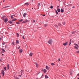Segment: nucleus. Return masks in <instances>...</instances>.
<instances>
[{
	"mask_svg": "<svg viewBox=\"0 0 79 79\" xmlns=\"http://www.w3.org/2000/svg\"><path fill=\"white\" fill-rule=\"evenodd\" d=\"M5 2V0H3V2Z\"/></svg>",
	"mask_w": 79,
	"mask_h": 79,
	"instance_id": "nucleus-60",
	"label": "nucleus"
},
{
	"mask_svg": "<svg viewBox=\"0 0 79 79\" xmlns=\"http://www.w3.org/2000/svg\"><path fill=\"white\" fill-rule=\"evenodd\" d=\"M77 53H79V51H77Z\"/></svg>",
	"mask_w": 79,
	"mask_h": 79,
	"instance_id": "nucleus-44",
	"label": "nucleus"
},
{
	"mask_svg": "<svg viewBox=\"0 0 79 79\" xmlns=\"http://www.w3.org/2000/svg\"><path fill=\"white\" fill-rule=\"evenodd\" d=\"M15 15H12L13 16H15Z\"/></svg>",
	"mask_w": 79,
	"mask_h": 79,
	"instance_id": "nucleus-50",
	"label": "nucleus"
},
{
	"mask_svg": "<svg viewBox=\"0 0 79 79\" xmlns=\"http://www.w3.org/2000/svg\"><path fill=\"white\" fill-rule=\"evenodd\" d=\"M27 14L26 13H24V14H23V17H24V18H25V17H26V14Z\"/></svg>",
	"mask_w": 79,
	"mask_h": 79,
	"instance_id": "nucleus-8",
	"label": "nucleus"
},
{
	"mask_svg": "<svg viewBox=\"0 0 79 79\" xmlns=\"http://www.w3.org/2000/svg\"><path fill=\"white\" fill-rule=\"evenodd\" d=\"M23 39H25V38H24V36H23Z\"/></svg>",
	"mask_w": 79,
	"mask_h": 79,
	"instance_id": "nucleus-41",
	"label": "nucleus"
},
{
	"mask_svg": "<svg viewBox=\"0 0 79 79\" xmlns=\"http://www.w3.org/2000/svg\"><path fill=\"white\" fill-rule=\"evenodd\" d=\"M60 11L62 13H63V12H64V10L62 9H61Z\"/></svg>",
	"mask_w": 79,
	"mask_h": 79,
	"instance_id": "nucleus-15",
	"label": "nucleus"
},
{
	"mask_svg": "<svg viewBox=\"0 0 79 79\" xmlns=\"http://www.w3.org/2000/svg\"><path fill=\"white\" fill-rule=\"evenodd\" d=\"M2 44H3V45H5V43H2Z\"/></svg>",
	"mask_w": 79,
	"mask_h": 79,
	"instance_id": "nucleus-46",
	"label": "nucleus"
},
{
	"mask_svg": "<svg viewBox=\"0 0 79 79\" xmlns=\"http://www.w3.org/2000/svg\"><path fill=\"white\" fill-rule=\"evenodd\" d=\"M20 46H19L17 48L18 49H19V48H20Z\"/></svg>",
	"mask_w": 79,
	"mask_h": 79,
	"instance_id": "nucleus-47",
	"label": "nucleus"
},
{
	"mask_svg": "<svg viewBox=\"0 0 79 79\" xmlns=\"http://www.w3.org/2000/svg\"><path fill=\"white\" fill-rule=\"evenodd\" d=\"M68 42H66V43H65L64 44H63V45L64 46H66V45H68Z\"/></svg>",
	"mask_w": 79,
	"mask_h": 79,
	"instance_id": "nucleus-3",
	"label": "nucleus"
},
{
	"mask_svg": "<svg viewBox=\"0 0 79 79\" xmlns=\"http://www.w3.org/2000/svg\"><path fill=\"white\" fill-rule=\"evenodd\" d=\"M70 75H72L73 74V71H71L70 72Z\"/></svg>",
	"mask_w": 79,
	"mask_h": 79,
	"instance_id": "nucleus-17",
	"label": "nucleus"
},
{
	"mask_svg": "<svg viewBox=\"0 0 79 79\" xmlns=\"http://www.w3.org/2000/svg\"><path fill=\"white\" fill-rule=\"evenodd\" d=\"M17 35H18V37H19V34L18 33H17Z\"/></svg>",
	"mask_w": 79,
	"mask_h": 79,
	"instance_id": "nucleus-51",
	"label": "nucleus"
},
{
	"mask_svg": "<svg viewBox=\"0 0 79 79\" xmlns=\"http://www.w3.org/2000/svg\"><path fill=\"white\" fill-rule=\"evenodd\" d=\"M25 22H26L27 23V22H28V20H27V19H26L25 20Z\"/></svg>",
	"mask_w": 79,
	"mask_h": 79,
	"instance_id": "nucleus-30",
	"label": "nucleus"
},
{
	"mask_svg": "<svg viewBox=\"0 0 79 79\" xmlns=\"http://www.w3.org/2000/svg\"><path fill=\"white\" fill-rule=\"evenodd\" d=\"M56 15H58V11L56 10Z\"/></svg>",
	"mask_w": 79,
	"mask_h": 79,
	"instance_id": "nucleus-21",
	"label": "nucleus"
},
{
	"mask_svg": "<svg viewBox=\"0 0 79 79\" xmlns=\"http://www.w3.org/2000/svg\"><path fill=\"white\" fill-rule=\"evenodd\" d=\"M4 21L5 23H6V22H7V21H8V19L6 18V19H4Z\"/></svg>",
	"mask_w": 79,
	"mask_h": 79,
	"instance_id": "nucleus-5",
	"label": "nucleus"
},
{
	"mask_svg": "<svg viewBox=\"0 0 79 79\" xmlns=\"http://www.w3.org/2000/svg\"><path fill=\"white\" fill-rule=\"evenodd\" d=\"M75 45H76V46H77V47H79V46L78 45H77V44H76Z\"/></svg>",
	"mask_w": 79,
	"mask_h": 79,
	"instance_id": "nucleus-48",
	"label": "nucleus"
},
{
	"mask_svg": "<svg viewBox=\"0 0 79 79\" xmlns=\"http://www.w3.org/2000/svg\"><path fill=\"white\" fill-rule=\"evenodd\" d=\"M58 26H61V24L60 23H59Z\"/></svg>",
	"mask_w": 79,
	"mask_h": 79,
	"instance_id": "nucleus-31",
	"label": "nucleus"
},
{
	"mask_svg": "<svg viewBox=\"0 0 79 79\" xmlns=\"http://www.w3.org/2000/svg\"><path fill=\"white\" fill-rule=\"evenodd\" d=\"M46 69H47V70H49V69H50V68H49V67H48V66H46Z\"/></svg>",
	"mask_w": 79,
	"mask_h": 79,
	"instance_id": "nucleus-6",
	"label": "nucleus"
},
{
	"mask_svg": "<svg viewBox=\"0 0 79 79\" xmlns=\"http://www.w3.org/2000/svg\"><path fill=\"white\" fill-rule=\"evenodd\" d=\"M4 69L5 70H6V67H5Z\"/></svg>",
	"mask_w": 79,
	"mask_h": 79,
	"instance_id": "nucleus-39",
	"label": "nucleus"
},
{
	"mask_svg": "<svg viewBox=\"0 0 79 79\" xmlns=\"http://www.w3.org/2000/svg\"><path fill=\"white\" fill-rule=\"evenodd\" d=\"M2 56H3V55H4V54H2Z\"/></svg>",
	"mask_w": 79,
	"mask_h": 79,
	"instance_id": "nucleus-59",
	"label": "nucleus"
},
{
	"mask_svg": "<svg viewBox=\"0 0 79 79\" xmlns=\"http://www.w3.org/2000/svg\"><path fill=\"white\" fill-rule=\"evenodd\" d=\"M20 36H22V35H21Z\"/></svg>",
	"mask_w": 79,
	"mask_h": 79,
	"instance_id": "nucleus-62",
	"label": "nucleus"
},
{
	"mask_svg": "<svg viewBox=\"0 0 79 79\" xmlns=\"http://www.w3.org/2000/svg\"><path fill=\"white\" fill-rule=\"evenodd\" d=\"M7 46H6H6H5V48H6V47H7Z\"/></svg>",
	"mask_w": 79,
	"mask_h": 79,
	"instance_id": "nucleus-52",
	"label": "nucleus"
},
{
	"mask_svg": "<svg viewBox=\"0 0 79 79\" xmlns=\"http://www.w3.org/2000/svg\"><path fill=\"white\" fill-rule=\"evenodd\" d=\"M11 19H14V18H14V17L13 18V15H12L11 16Z\"/></svg>",
	"mask_w": 79,
	"mask_h": 79,
	"instance_id": "nucleus-24",
	"label": "nucleus"
},
{
	"mask_svg": "<svg viewBox=\"0 0 79 79\" xmlns=\"http://www.w3.org/2000/svg\"><path fill=\"white\" fill-rule=\"evenodd\" d=\"M1 74H3V76H4V75H5V72H4V70H2L1 71Z\"/></svg>",
	"mask_w": 79,
	"mask_h": 79,
	"instance_id": "nucleus-2",
	"label": "nucleus"
},
{
	"mask_svg": "<svg viewBox=\"0 0 79 79\" xmlns=\"http://www.w3.org/2000/svg\"><path fill=\"white\" fill-rule=\"evenodd\" d=\"M21 75H23V70H21Z\"/></svg>",
	"mask_w": 79,
	"mask_h": 79,
	"instance_id": "nucleus-19",
	"label": "nucleus"
},
{
	"mask_svg": "<svg viewBox=\"0 0 79 79\" xmlns=\"http://www.w3.org/2000/svg\"><path fill=\"white\" fill-rule=\"evenodd\" d=\"M63 25H65L66 24V23H65V22H64L63 23Z\"/></svg>",
	"mask_w": 79,
	"mask_h": 79,
	"instance_id": "nucleus-34",
	"label": "nucleus"
},
{
	"mask_svg": "<svg viewBox=\"0 0 79 79\" xmlns=\"http://www.w3.org/2000/svg\"><path fill=\"white\" fill-rule=\"evenodd\" d=\"M22 24H23V23H26V22L23 21V22H22Z\"/></svg>",
	"mask_w": 79,
	"mask_h": 79,
	"instance_id": "nucleus-42",
	"label": "nucleus"
},
{
	"mask_svg": "<svg viewBox=\"0 0 79 79\" xmlns=\"http://www.w3.org/2000/svg\"><path fill=\"white\" fill-rule=\"evenodd\" d=\"M18 43H19V41L17 40H16V44H18Z\"/></svg>",
	"mask_w": 79,
	"mask_h": 79,
	"instance_id": "nucleus-26",
	"label": "nucleus"
},
{
	"mask_svg": "<svg viewBox=\"0 0 79 79\" xmlns=\"http://www.w3.org/2000/svg\"><path fill=\"white\" fill-rule=\"evenodd\" d=\"M6 18V16H4L2 17V19H3V20L5 19Z\"/></svg>",
	"mask_w": 79,
	"mask_h": 79,
	"instance_id": "nucleus-4",
	"label": "nucleus"
},
{
	"mask_svg": "<svg viewBox=\"0 0 79 79\" xmlns=\"http://www.w3.org/2000/svg\"><path fill=\"white\" fill-rule=\"evenodd\" d=\"M19 77H20L21 76V75H19Z\"/></svg>",
	"mask_w": 79,
	"mask_h": 79,
	"instance_id": "nucleus-58",
	"label": "nucleus"
},
{
	"mask_svg": "<svg viewBox=\"0 0 79 79\" xmlns=\"http://www.w3.org/2000/svg\"><path fill=\"white\" fill-rule=\"evenodd\" d=\"M7 69L8 70V69H10V66H9V64H8L7 65Z\"/></svg>",
	"mask_w": 79,
	"mask_h": 79,
	"instance_id": "nucleus-11",
	"label": "nucleus"
},
{
	"mask_svg": "<svg viewBox=\"0 0 79 79\" xmlns=\"http://www.w3.org/2000/svg\"><path fill=\"white\" fill-rule=\"evenodd\" d=\"M42 15V16H45V15Z\"/></svg>",
	"mask_w": 79,
	"mask_h": 79,
	"instance_id": "nucleus-49",
	"label": "nucleus"
},
{
	"mask_svg": "<svg viewBox=\"0 0 79 79\" xmlns=\"http://www.w3.org/2000/svg\"><path fill=\"white\" fill-rule=\"evenodd\" d=\"M35 64L37 68H38L39 67V64H38L37 63H36Z\"/></svg>",
	"mask_w": 79,
	"mask_h": 79,
	"instance_id": "nucleus-10",
	"label": "nucleus"
},
{
	"mask_svg": "<svg viewBox=\"0 0 79 79\" xmlns=\"http://www.w3.org/2000/svg\"><path fill=\"white\" fill-rule=\"evenodd\" d=\"M16 19H12L11 20L13 22V21H16Z\"/></svg>",
	"mask_w": 79,
	"mask_h": 79,
	"instance_id": "nucleus-18",
	"label": "nucleus"
},
{
	"mask_svg": "<svg viewBox=\"0 0 79 79\" xmlns=\"http://www.w3.org/2000/svg\"><path fill=\"white\" fill-rule=\"evenodd\" d=\"M23 21V19H21V20H19V22H22Z\"/></svg>",
	"mask_w": 79,
	"mask_h": 79,
	"instance_id": "nucleus-27",
	"label": "nucleus"
},
{
	"mask_svg": "<svg viewBox=\"0 0 79 79\" xmlns=\"http://www.w3.org/2000/svg\"><path fill=\"white\" fill-rule=\"evenodd\" d=\"M30 56H32V53H31L29 54Z\"/></svg>",
	"mask_w": 79,
	"mask_h": 79,
	"instance_id": "nucleus-13",
	"label": "nucleus"
},
{
	"mask_svg": "<svg viewBox=\"0 0 79 79\" xmlns=\"http://www.w3.org/2000/svg\"><path fill=\"white\" fill-rule=\"evenodd\" d=\"M19 52L20 53H22L23 52V49H19Z\"/></svg>",
	"mask_w": 79,
	"mask_h": 79,
	"instance_id": "nucleus-7",
	"label": "nucleus"
},
{
	"mask_svg": "<svg viewBox=\"0 0 79 79\" xmlns=\"http://www.w3.org/2000/svg\"><path fill=\"white\" fill-rule=\"evenodd\" d=\"M74 47L75 48H76V49H77H77H78V48H77V46H75Z\"/></svg>",
	"mask_w": 79,
	"mask_h": 79,
	"instance_id": "nucleus-25",
	"label": "nucleus"
},
{
	"mask_svg": "<svg viewBox=\"0 0 79 79\" xmlns=\"http://www.w3.org/2000/svg\"><path fill=\"white\" fill-rule=\"evenodd\" d=\"M40 3H38V6H40Z\"/></svg>",
	"mask_w": 79,
	"mask_h": 79,
	"instance_id": "nucleus-45",
	"label": "nucleus"
},
{
	"mask_svg": "<svg viewBox=\"0 0 79 79\" xmlns=\"http://www.w3.org/2000/svg\"><path fill=\"white\" fill-rule=\"evenodd\" d=\"M51 65H52V66H53L54 65H55V64L53 63H52L51 64Z\"/></svg>",
	"mask_w": 79,
	"mask_h": 79,
	"instance_id": "nucleus-28",
	"label": "nucleus"
},
{
	"mask_svg": "<svg viewBox=\"0 0 79 79\" xmlns=\"http://www.w3.org/2000/svg\"><path fill=\"white\" fill-rule=\"evenodd\" d=\"M48 43L49 44H52L53 43V41L52 40L50 39L48 41Z\"/></svg>",
	"mask_w": 79,
	"mask_h": 79,
	"instance_id": "nucleus-1",
	"label": "nucleus"
},
{
	"mask_svg": "<svg viewBox=\"0 0 79 79\" xmlns=\"http://www.w3.org/2000/svg\"><path fill=\"white\" fill-rule=\"evenodd\" d=\"M9 23H10V24H11L12 23V22L11 21H9Z\"/></svg>",
	"mask_w": 79,
	"mask_h": 79,
	"instance_id": "nucleus-32",
	"label": "nucleus"
},
{
	"mask_svg": "<svg viewBox=\"0 0 79 79\" xmlns=\"http://www.w3.org/2000/svg\"><path fill=\"white\" fill-rule=\"evenodd\" d=\"M55 27H56V28H58V25H55Z\"/></svg>",
	"mask_w": 79,
	"mask_h": 79,
	"instance_id": "nucleus-29",
	"label": "nucleus"
},
{
	"mask_svg": "<svg viewBox=\"0 0 79 79\" xmlns=\"http://www.w3.org/2000/svg\"><path fill=\"white\" fill-rule=\"evenodd\" d=\"M15 79H19V78L17 77H15Z\"/></svg>",
	"mask_w": 79,
	"mask_h": 79,
	"instance_id": "nucleus-16",
	"label": "nucleus"
},
{
	"mask_svg": "<svg viewBox=\"0 0 79 79\" xmlns=\"http://www.w3.org/2000/svg\"><path fill=\"white\" fill-rule=\"evenodd\" d=\"M12 45H14L15 44V42H13L12 43Z\"/></svg>",
	"mask_w": 79,
	"mask_h": 79,
	"instance_id": "nucleus-36",
	"label": "nucleus"
},
{
	"mask_svg": "<svg viewBox=\"0 0 79 79\" xmlns=\"http://www.w3.org/2000/svg\"><path fill=\"white\" fill-rule=\"evenodd\" d=\"M50 8H51V9H52V8H53V6H51Z\"/></svg>",
	"mask_w": 79,
	"mask_h": 79,
	"instance_id": "nucleus-40",
	"label": "nucleus"
},
{
	"mask_svg": "<svg viewBox=\"0 0 79 79\" xmlns=\"http://www.w3.org/2000/svg\"><path fill=\"white\" fill-rule=\"evenodd\" d=\"M77 76H79V73H78L77 75Z\"/></svg>",
	"mask_w": 79,
	"mask_h": 79,
	"instance_id": "nucleus-54",
	"label": "nucleus"
},
{
	"mask_svg": "<svg viewBox=\"0 0 79 79\" xmlns=\"http://www.w3.org/2000/svg\"><path fill=\"white\" fill-rule=\"evenodd\" d=\"M57 7V8H59V7H60V6H58Z\"/></svg>",
	"mask_w": 79,
	"mask_h": 79,
	"instance_id": "nucleus-56",
	"label": "nucleus"
},
{
	"mask_svg": "<svg viewBox=\"0 0 79 79\" xmlns=\"http://www.w3.org/2000/svg\"><path fill=\"white\" fill-rule=\"evenodd\" d=\"M1 50L2 51H3V52H5V50H4V49H3V48H2Z\"/></svg>",
	"mask_w": 79,
	"mask_h": 79,
	"instance_id": "nucleus-23",
	"label": "nucleus"
},
{
	"mask_svg": "<svg viewBox=\"0 0 79 79\" xmlns=\"http://www.w3.org/2000/svg\"><path fill=\"white\" fill-rule=\"evenodd\" d=\"M2 61V60H0V61Z\"/></svg>",
	"mask_w": 79,
	"mask_h": 79,
	"instance_id": "nucleus-61",
	"label": "nucleus"
},
{
	"mask_svg": "<svg viewBox=\"0 0 79 79\" xmlns=\"http://www.w3.org/2000/svg\"><path fill=\"white\" fill-rule=\"evenodd\" d=\"M47 26V24H44L45 27H46Z\"/></svg>",
	"mask_w": 79,
	"mask_h": 79,
	"instance_id": "nucleus-38",
	"label": "nucleus"
},
{
	"mask_svg": "<svg viewBox=\"0 0 79 79\" xmlns=\"http://www.w3.org/2000/svg\"><path fill=\"white\" fill-rule=\"evenodd\" d=\"M2 40V38H0V41Z\"/></svg>",
	"mask_w": 79,
	"mask_h": 79,
	"instance_id": "nucleus-53",
	"label": "nucleus"
},
{
	"mask_svg": "<svg viewBox=\"0 0 79 79\" xmlns=\"http://www.w3.org/2000/svg\"><path fill=\"white\" fill-rule=\"evenodd\" d=\"M33 23H35V20H34L33 21Z\"/></svg>",
	"mask_w": 79,
	"mask_h": 79,
	"instance_id": "nucleus-43",
	"label": "nucleus"
},
{
	"mask_svg": "<svg viewBox=\"0 0 79 79\" xmlns=\"http://www.w3.org/2000/svg\"><path fill=\"white\" fill-rule=\"evenodd\" d=\"M36 79H38V78H36Z\"/></svg>",
	"mask_w": 79,
	"mask_h": 79,
	"instance_id": "nucleus-63",
	"label": "nucleus"
},
{
	"mask_svg": "<svg viewBox=\"0 0 79 79\" xmlns=\"http://www.w3.org/2000/svg\"><path fill=\"white\" fill-rule=\"evenodd\" d=\"M75 8V6H73V8Z\"/></svg>",
	"mask_w": 79,
	"mask_h": 79,
	"instance_id": "nucleus-57",
	"label": "nucleus"
},
{
	"mask_svg": "<svg viewBox=\"0 0 79 79\" xmlns=\"http://www.w3.org/2000/svg\"><path fill=\"white\" fill-rule=\"evenodd\" d=\"M24 5H27V6H28V5H29V2H27L25 3Z\"/></svg>",
	"mask_w": 79,
	"mask_h": 79,
	"instance_id": "nucleus-9",
	"label": "nucleus"
},
{
	"mask_svg": "<svg viewBox=\"0 0 79 79\" xmlns=\"http://www.w3.org/2000/svg\"><path fill=\"white\" fill-rule=\"evenodd\" d=\"M72 34H75V32H74V31L72 32Z\"/></svg>",
	"mask_w": 79,
	"mask_h": 79,
	"instance_id": "nucleus-35",
	"label": "nucleus"
},
{
	"mask_svg": "<svg viewBox=\"0 0 79 79\" xmlns=\"http://www.w3.org/2000/svg\"><path fill=\"white\" fill-rule=\"evenodd\" d=\"M71 42L70 41L69 43V45H71Z\"/></svg>",
	"mask_w": 79,
	"mask_h": 79,
	"instance_id": "nucleus-37",
	"label": "nucleus"
},
{
	"mask_svg": "<svg viewBox=\"0 0 79 79\" xmlns=\"http://www.w3.org/2000/svg\"><path fill=\"white\" fill-rule=\"evenodd\" d=\"M45 79H47V78H48V77L47 75H45Z\"/></svg>",
	"mask_w": 79,
	"mask_h": 79,
	"instance_id": "nucleus-12",
	"label": "nucleus"
},
{
	"mask_svg": "<svg viewBox=\"0 0 79 79\" xmlns=\"http://www.w3.org/2000/svg\"><path fill=\"white\" fill-rule=\"evenodd\" d=\"M57 11L58 12H60V9L59 8L57 9Z\"/></svg>",
	"mask_w": 79,
	"mask_h": 79,
	"instance_id": "nucleus-20",
	"label": "nucleus"
},
{
	"mask_svg": "<svg viewBox=\"0 0 79 79\" xmlns=\"http://www.w3.org/2000/svg\"><path fill=\"white\" fill-rule=\"evenodd\" d=\"M44 73H46V69H44Z\"/></svg>",
	"mask_w": 79,
	"mask_h": 79,
	"instance_id": "nucleus-22",
	"label": "nucleus"
},
{
	"mask_svg": "<svg viewBox=\"0 0 79 79\" xmlns=\"http://www.w3.org/2000/svg\"><path fill=\"white\" fill-rule=\"evenodd\" d=\"M10 6H6L5 7H3L2 8H6L7 7H10Z\"/></svg>",
	"mask_w": 79,
	"mask_h": 79,
	"instance_id": "nucleus-14",
	"label": "nucleus"
},
{
	"mask_svg": "<svg viewBox=\"0 0 79 79\" xmlns=\"http://www.w3.org/2000/svg\"><path fill=\"white\" fill-rule=\"evenodd\" d=\"M16 24H20V23H19V22H16Z\"/></svg>",
	"mask_w": 79,
	"mask_h": 79,
	"instance_id": "nucleus-33",
	"label": "nucleus"
},
{
	"mask_svg": "<svg viewBox=\"0 0 79 79\" xmlns=\"http://www.w3.org/2000/svg\"><path fill=\"white\" fill-rule=\"evenodd\" d=\"M58 60L59 61H60V59H59Z\"/></svg>",
	"mask_w": 79,
	"mask_h": 79,
	"instance_id": "nucleus-55",
	"label": "nucleus"
},
{
	"mask_svg": "<svg viewBox=\"0 0 79 79\" xmlns=\"http://www.w3.org/2000/svg\"><path fill=\"white\" fill-rule=\"evenodd\" d=\"M78 79H79V78H78Z\"/></svg>",
	"mask_w": 79,
	"mask_h": 79,
	"instance_id": "nucleus-64",
	"label": "nucleus"
}]
</instances>
